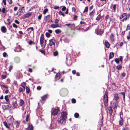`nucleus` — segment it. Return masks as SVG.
Returning a JSON list of instances; mask_svg holds the SVG:
<instances>
[{"mask_svg":"<svg viewBox=\"0 0 130 130\" xmlns=\"http://www.w3.org/2000/svg\"><path fill=\"white\" fill-rule=\"evenodd\" d=\"M67 117V113L65 112H62L60 117L58 119V123L63 125L66 123L65 120Z\"/></svg>","mask_w":130,"mask_h":130,"instance_id":"nucleus-1","label":"nucleus"},{"mask_svg":"<svg viewBox=\"0 0 130 130\" xmlns=\"http://www.w3.org/2000/svg\"><path fill=\"white\" fill-rule=\"evenodd\" d=\"M107 92H106L104 96V102L105 105L106 106L108 105V96L107 95Z\"/></svg>","mask_w":130,"mask_h":130,"instance_id":"nucleus-2","label":"nucleus"},{"mask_svg":"<svg viewBox=\"0 0 130 130\" xmlns=\"http://www.w3.org/2000/svg\"><path fill=\"white\" fill-rule=\"evenodd\" d=\"M44 36L43 34H41L40 38V43L41 47L44 48L45 47V45L44 44Z\"/></svg>","mask_w":130,"mask_h":130,"instance_id":"nucleus-3","label":"nucleus"},{"mask_svg":"<svg viewBox=\"0 0 130 130\" xmlns=\"http://www.w3.org/2000/svg\"><path fill=\"white\" fill-rule=\"evenodd\" d=\"M12 105L13 107L15 108H17L18 106V104L17 103V99L14 97L12 99Z\"/></svg>","mask_w":130,"mask_h":130,"instance_id":"nucleus-4","label":"nucleus"},{"mask_svg":"<svg viewBox=\"0 0 130 130\" xmlns=\"http://www.w3.org/2000/svg\"><path fill=\"white\" fill-rule=\"evenodd\" d=\"M56 40L54 39H51L49 40V43L48 44L50 46H51L52 45H55Z\"/></svg>","mask_w":130,"mask_h":130,"instance_id":"nucleus-5","label":"nucleus"},{"mask_svg":"<svg viewBox=\"0 0 130 130\" xmlns=\"http://www.w3.org/2000/svg\"><path fill=\"white\" fill-rule=\"evenodd\" d=\"M67 90L65 88L61 89L60 91V93L61 95H64L67 92Z\"/></svg>","mask_w":130,"mask_h":130,"instance_id":"nucleus-6","label":"nucleus"},{"mask_svg":"<svg viewBox=\"0 0 130 130\" xmlns=\"http://www.w3.org/2000/svg\"><path fill=\"white\" fill-rule=\"evenodd\" d=\"M24 13L23 9L22 8H21L19 9L17 12V14L19 16L22 15Z\"/></svg>","mask_w":130,"mask_h":130,"instance_id":"nucleus-7","label":"nucleus"},{"mask_svg":"<svg viewBox=\"0 0 130 130\" xmlns=\"http://www.w3.org/2000/svg\"><path fill=\"white\" fill-rule=\"evenodd\" d=\"M21 51V48L20 46L19 45H18L14 50L15 52H20Z\"/></svg>","mask_w":130,"mask_h":130,"instance_id":"nucleus-8","label":"nucleus"},{"mask_svg":"<svg viewBox=\"0 0 130 130\" xmlns=\"http://www.w3.org/2000/svg\"><path fill=\"white\" fill-rule=\"evenodd\" d=\"M59 111V110L58 109H55L53 111L52 114L53 115H56L58 114Z\"/></svg>","mask_w":130,"mask_h":130,"instance_id":"nucleus-9","label":"nucleus"},{"mask_svg":"<svg viewBox=\"0 0 130 130\" xmlns=\"http://www.w3.org/2000/svg\"><path fill=\"white\" fill-rule=\"evenodd\" d=\"M97 33L98 35H101L103 33V31L101 30L100 29H98L96 30Z\"/></svg>","mask_w":130,"mask_h":130,"instance_id":"nucleus-10","label":"nucleus"},{"mask_svg":"<svg viewBox=\"0 0 130 130\" xmlns=\"http://www.w3.org/2000/svg\"><path fill=\"white\" fill-rule=\"evenodd\" d=\"M31 13L28 12L26 14H24L23 15V16L24 18H27L31 16Z\"/></svg>","mask_w":130,"mask_h":130,"instance_id":"nucleus-11","label":"nucleus"},{"mask_svg":"<svg viewBox=\"0 0 130 130\" xmlns=\"http://www.w3.org/2000/svg\"><path fill=\"white\" fill-rule=\"evenodd\" d=\"M51 27L54 28L60 27L59 25L57 24H51Z\"/></svg>","mask_w":130,"mask_h":130,"instance_id":"nucleus-12","label":"nucleus"},{"mask_svg":"<svg viewBox=\"0 0 130 130\" xmlns=\"http://www.w3.org/2000/svg\"><path fill=\"white\" fill-rule=\"evenodd\" d=\"M2 32L3 33H5L7 31V29L4 26H2L1 28Z\"/></svg>","mask_w":130,"mask_h":130,"instance_id":"nucleus-13","label":"nucleus"},{"mask_svg":"<svg viewBox=\"0 0 130 130\" xmlns=\"http://www.w3.org/2000/svg\"><path fill=\"white\" fill-rule=\"evenodd\" d=\"M33 128L32 125L29 124L28 127L25 129V130H33Z\"/></svg>","mask_w":130,"mask_h":130,"instance_id":"nucleus-14","label":"nucleus"},{"mask_svg":"<svg viewBox=\"0 0 130 130\" xmlns=\"http://www.w3.org/2000/svg\"><path fill=\"white\" fill-rule=\"evenodd\" d=\"M48 95L47 94H46L44 95L43 96L41 97V100L42 101H45V100L47 98Z\"/></svg>","mask_w":130,"mask_h":130,"instance_id":"nucleus-15","label":"nucleus"},{"mask_svg":"<svg viewBox=\"0 0 130 130\" xmlns=\"http://www.w3.org/2000/svg\"><path fill=\"white\" fill-rule=\"evenodd\" d=\"M118 103L117 102H114L113 103L112 107L113 109H115L117 108L118 105Z\"/></svg>","mask_w":130,"mask_h":130,"instance_id":"nucleus-16","label":"nucleus"},{"mask_svg":"<svg viewBox=\"0 0 130 130\" xmlns=\"http://www.w3.org/2000/svg\"><path fill=\"white\" fill-rule=\"evenodd\" d=\"M129 15L128 16L127 15L125 17L121 20V21L123 22H124V21H126L128 19H129Z\"/></svg>","mask_w":130,"mask_h":130,"instance_id":"nucleus-17","label":"nucleus"},{"mask_svg":"<svg viewBox=\"0 0 130 130\" xmlns=\"http://www.w3.org/2000/svg\"><path fill=\"white\" fill-rule=\"evenodd\" d=\"M109 113L110 115H111L112 113V110L111 107H109L108 108Z\"/></svg>","mask_w":130,"mask_h":130,"instance_id":"nucleus-18","label":"nucleus"},{"mask_svg":"<svg viewBox=\"0 0 130 130\" xmlns=\"http://www.w3.org/2000/svg\"><path fill=\"white\" fill-rule=\"evenodd\" d=\"M127 14L125 13H123L122 15H120L119 17L120 19H122L124 17H125L127 15Z\"/></svg>","mask_w":130,"mask_h":130,"instance_id":"nucleus-19","label":"nucleus"},{"mask_svg":"<svg viewBox=\"0 0 130 130\" xmlns=\"http://www.w3.org/2000/svg\"><path fill=\"white\" fill-rule=\"evenodd\" d=\"M34 30V28L32 27L29 28L27 29V31L28 32V34H30L31 32V31Z\"/></svg>","mask_w":130,"mask_h":130,"instance_id":"nucleus-20","label":"nucleus"},{"mask_svg":"<svg viewBox=\"0 0 130 130\" xmlns=\"http://www.w3.org/2000/svg\"><path fill=\"white\" fill-rule=\"evenodd\" d=\"M14 61L16 63H18L20 61V59L19 57H16L14 58Z\"/></svg>","mask_w":130,"mask_h":130,"instance_id":"nucleus-21","label":"nucleus"},{"mask_svg":"<svg viewBox=\"0 0 130 130\" xmlns=\"http://www.w3.org/2000/svg\"><path fill=\"white\" fill-rule=\"evenodd\" d=\"M102 18V17L101 16V13H100L96 17V20L97 21H99Z\"/></svg>","mask_w":130,"mask_h":130,"instance_id":"nucleus-22","label":"nucleus"},{"mask_svg":"<svg viewBox=\"0 0 130 130\" xmlns=\"http://www.w3.org/2000/svg\"><path fill=\"white\" fill-rule=\"evenodd\" d=\"M105 46L107 48H108L109 47L110 44L108 42H105L104 43Z\"/></svg>","mask_w":130,"mask_h":130,"instance_id":"nucleus-23","label":"nucleus"},{"mask_svg":"<svg viewBox=\"0 0 130 130\" xmlns=\"http://www.w3.org/2000/svg\"><path fill=\"white\" fill-rule=\"evenodd\" d=\"M114 56V54L113 52H111L110 53L109 56V59H111Z\"/></svg>","mask_w":130,"mask_h":130,"instance_id":"nucleus-24","label":"nucleus"},{"mask_svg":"<svg viewBox=\"0 0 130 130\" xmlns=\"http://www.w3.org/2000/svg\"><path fill=\"white\" fill-rule=\"evenodd\" d=\"M24 104V102L23 100L22 99H21L20 101V105L21 106L23 105Z\"/></svg>","mask_w":130,"mask_h":130,"instance_id":"nucleus-25","label":"nucleus"},{"mask_svg":"<svg viewBox=\"0 0 130 130\" xmlns=\"http://www.w3.org/2000/svg\"><path fill=\"white\" fill-rule=\"evenodd\" d=\"M119 124L120 125H122L123 123V119L120 117V120L119 121Z\"/></svg>","mask_w":130,"mask_h":130,"instance_id":"nucleus-26","label":"nucleus"},{"mask_svg":"<svg viewBox=\"0 0 130 130\" xmlns=\"http://www.w3.org/2000/svg\"><path fill=\"white\" fill-rule=\"evenodd\" d=\"M114 36L113 34H111L110 36V38L111 41H114V39H113Z\"/></svg>","mask_w":130,"mask_h":130,"instance_id":"nucleus-27","label":"nucleus"},{"mask_svg":"<svg viewBox=\"0 0 130 130\" xmlns=\"http://www.w3.org/2000/svg\"><path fill=\"white\" fill-rule=\"evenodd\" d=\"M3 123L4 125L6 127V128H9V126L8 125L6 121H3Z\"/></svg>","mask_w":130,"mask_h":130,"instance_id":"nucleus-28","label":"nucleus"},{"mask_svg":"<svg viewBox=\"0 0 130 130\" xmlns=\"http://www.w3.org/2000/svg\"><path fill=\"white\" fill-rule=\"evenodd\" d=\"M14 124L15 125L16 127H18L20 124V123L18 121H15L14 122Z\"/></svg>","mask_w":130,"mask_h":130,"instance_id":"nucleus-29","label":"nucleus"},{"mask_svg":"<svg viewBox=\"0 0 130 130\" xmlns=\"http://www.w3.org/2000/svg\"><path fill=\"white\" fill-rule=\"evenodd\" d=\"M55 32L56 34H58L61 32V30L60 29H57L55 30Z\"/></svg>","mask_w":130,"mask_h":130,"instance_id":"nucleus-30","label":"nucleus"},{"mask_svg":"<svg viewBox=\"0 0 130 130\" xmlns=\"http://www.w3.org/2000/svg\"><path fill=\"white\" fill-rule=\"evenodd\" d=\"M8 95H6L5 96L4 98L6 100L7 102H8L9 101V100L8 99Z\"/></svg>","mask_w":130,"mask_h":130,"instance_id":"nucleus-31","label":"nucleus"},{"mask_svg":"<svg viewBox=\"0 0 130 130\" xmlns=\"http://www.w3.org/2000/svg\"><path fill=\"white\" fill-rule=\"evenodd\" d=\"M117 69L118 70H121L122 69V66L121 65H119L116 67Z\"/></svg>","mask_w":130,"mask_h":130,"instance_id":"nucleus-32","label":"nucleus"},{"mask_svg":"<svg viewBox=\"0 0 130 130\" xmlns=\"http://www.w3.org/2000/svg\"><path fill=\"white\" fill-rule=\"evenodd\" d=\"M115 99L117 101L118 99V96L117 94H115L114 96Z\"/></svg>","mask_w":130,"mask_h":130,"instance_id":"nucleus-33","label":"nucleus"},{"mask_svg":"<svg viewBox=\"0 0 130 130\" xmlns=\"http://www.w3.org/2000/svg\"><path fill=\"white\" fill-rule=\"evenodd\" d=\"M30 89L29 88L26 87V92L27 93H28L29 92Z\"/></svg>","mask_w":130,"mask_h":130,"instance_id":"nucleus-34","label":"nucleus"},{"mask_svg":"<svg viewBox=\"0 0 130 130\" xmlns=\"http://www.w3.org/2000/svg\"><path fill=\"white\" fill-rule=\"evenodd\" d=\"M58 13L60 15H61L63 17H64L65 15L64 13H63V12H61V11H59Z\"/></svg>","mask_w":130,"mask_h":130,"instance_id":"nucleus-35","label":"nucleus"},{"mask_svg":"<svg viewBox=\"0 0 130 130\" xmlns=\"http://www.w3.org/2000/svg\"><path fill=\"white\" fill-rule=\"evenodd\" d=\"M50 15H48L47 16L45 17L46 21L47 20H48L50 19Z\"/></svg>","mask_w":130,"mask_h":130,"instance_id":"nucleus-36","label":"nucleus"},{"mask_svg":"<svg viewBox=\"0 0 130 130\" xmlns=\"http://www.w3.org/2000/svg\"><path fill=\"white\" fill-rule=\"evenodd\" d=\"M45 35L47 37L49 38L51 36V35L48 32H46L45 33Z\"/></svg>","mask_w":130,"mask_h":130,"instance_id":"nucleus-37","label":"nucleus"},{"mask_svg":"<svg viewBox=\"0 0 130 130\" xmlns=\"http://www.w3.org/2000/svg\"><path fill=\"white\" fill-rule=\"evenodd\" d=\"M29 116L28 115H27L26 116V121L27 122L29 120Z\"/></svg>","mask_w":130,"mask_h":130,"instance_id":"nucleus-38","label":"nucleus"},{"mask_svg":"<svg viewBox=\"0 0 130 130\" xmlns=\"http://www.w3.org/2000/svg\"><path fill=\"white\" fill-rule=\"evenodd\" d=\"M88 10V7H85V9L83 11V13L85 12H87Z\"/></svg>","mask_w":130,"mask_h":130,"instance_id":"nucleus-39","label":"nucleus"},{"mask_svg":"<svg viewBox=\"0 0 130 130\" xmlns=\"http://www.w3.org/2000/svg\"><path fill=\"white\" fill-rule=\"evenodd\" d=\"M48 10L46 8L43 11V14H45L48 11Z\"/></svg>","mask_w":130,"mask_h":130,"instance_id":"nucleus-40","label":"nucleus"},{"mask_svg":"<svg viewBox=\"0 0 130 130\" xmlns=\"http://www.w3.org/2000/svg\"><path fill=\"white\" fill-rule=\"evenodd\" d=\"M74 117L76 118H78L79 116V114L77 113H76L74 114Z\"/></svg>","mask_w":130,"mask_h":130,"instance_id":"nucleus-41","label":"nucleus"},{"mask_svg":"<svg viewBox=\"0 0 130 130\" xmlns=\"http://www.w3.org/2000/svg\"><path fill=\"white\" fill-rule=\"evenodd\" d=\"M58 54V53L57 51L54 52L53 53L54 56H57Z\"/></svg>","mask_w":130,"mask_h":130,"instance_id":"nucleus-42","label":"nucleus"},{"mask_svg":"<svg viewBox=\"0 0 130 130\" xmlns=\"http://www.w3.org/2000/svg\"><path fill=\"white\" fill-rule=\"evenodd\" d=\"M94 10H93L89 14V15L91 17L93 15L94 13Z\"/></svg>","mask_w":130,"mask_h":130,"instance_id":"nucleus-43","label":"nucleus"},{"mask_svg":"<svg viewBox=\"0 0 130 130\" xmlns=\"http://www.w3.org/2000/svg\"><path fill=\"white\" fill-rule=\"evenodd\" d=\"M121 94L123 95V100H124L125 98V94L124 93V92H122L121 93Z\"/></svg>","mask_w":130,"mask_h":130,"instance_id":"nucleus-44","label":"nucleus"},{"mask_svg":"<svg viewBox=\"0 0 130 130\" xmlns=\"http://www.w3.org/2000/svg\"><path fill=\"white\" fill-rule=\"evenodd\" d=\"M13 26L14 28H18V26L15 23L13 24Z\"/></svg>","mask_w":130,"mask_h":130,"instance_id":"nucleus-45","label":"nucleus"},{"mask_svg":"<svg viewBox=\"0 0 130 130\" xmlns=\"http://www.w3.org/2000/svg\"><path fill=\"white\" fill-rule=\"evenodd\" d=\"M7 76L6 75H1V77L3 79H5L6 77Z\"/></svg>","mask_w":130,"mask_h":130,"instance_id":"nucleus-46","label":"nucleus"},{"mask_svg":"<svg viewBox=\"0 0 130 130\" xmlns=\"http://www.w3.org/2000/svg\"><path fill=\"white\" fill-rule=\"evenodd\" d=\"M40 52L42 54H43L44 55H45V51L44 50H41Z\"/></svg>","mask_w":130,"mask_h":130,"instance_id":"nucleus-47","label":"nucleus"},{"mask_svg":"<svg viewBox=\"0 0 130 130\" xmlns=\"http://www.w3.org/2000/svg\"><path fill=\"white\" fill-rule=\"evenodd\" d=\"M72 102L73 103H75L76 102V100L74 99H72Z\"/></svg>","mask_w":130,"mask_h":130,"instance_id":"nucleus-48","label":"nucleus"},{"mask_svg":"<svg viewBox=\"0 0 130 130\" xmlns=\"http://www.w3.org/2000/svg\"><path fill=\"white\" fill-rule=\"evenodd\" d=\"M116 5L115 4L114 5H113V11L114 12H115V10H116Z\"/></svg>","mask_w":130,"mask_h":130,"instance_id":"nucleus-49","label":"nucleus"},{"mask_svg":"<svg viewBox=\"0 0 130 130\" xmlns=\"http://www.w3.org/2000/svg\"><path fill=\"white\" fill-rule=\"evenodd\" d=\"M129 29H130V25L128 24L127 25L126 30H127Z\"/></svg>","mask_w":130,"mask_h":130,"instance_id":"nucleus-50","label":"nucleus"},{"mask_svg":"<svg viewBox=\"0 0 130 130\" xmlns=\"http://www.w3.org/2000/svg\"><path fill=\"white\" fill-rule=\"evenodd\" d=\"M115 61L116 63H118L119 62V60L118 58H116L115 60Z\"/></svg>","mask_w":130,"mask_h":130,"instance_id":"nucleus-51","label":"nucleus"},{"mask_svg":"<svg viewBox=\"0 0 130 130\" xmlns=\"http://www.w3.org/2000/svg\"><path fill=\"white\" fill-rule=\"evenodd\" d=\"M13 67V66H10L9 67V71H10L11 70L12 68Z\"/></svg>","mask_w":130,"mask_h":130,"instance_id":"nucleus-52","label":"nucleus"},{"mask_svg":"<svg viewBox=\"0 0 130 130\" xmlns=\"http://www.w3.org/2000/svg\"><path fill=\"white\" fill-rule=\"evenodd\" d=\"M66 7L65 6H63V7L62 9V11H65L66 9Z\"/></svg>","mask_w":130,"mask_h":130,"instance_id":"nucleus-53","label":"nucleus"},{"mask_svg":"<svg viewBox=\"0 0 130 130\" xmlns=\"http://www.w3.org/2000/svg\"><path fill=\"white\" fill-rule=\"evenodd\" d=\"M15 23L16 24H19L20 23V22L18 20H15Z\"/></svg>","mask_w":130,"mask_h":130,"instance_id":"nucleus-54","label":"nucleus"},{"mask_svg":"<svg viewBox=\"0 0 130 130\" xmlns=\"http://www.w3.org/2000/svg\"><path fill=\"white\" fill-rule=\"evenodd\" d=\"M26 84V83L25 82H23L21 84V85L22 87H24V86Z\"/></svg>","mask_w":130,"mask_h":130,"instance_id":"nucleus-55","label":"nucleus"},{"mask_svg":"<svg viewBox=\"0 0 130 130\" xmlns=\"http://www.w3.org/2000/svg\"><path fill=\"white\" fill-rule=\"evenodd\" d=\"M6 11V9L5 8H3L2 10V12L3 13H5Z\"/></svg>","mask_w":130,"mask_h":130,"instance_id":"nucleus-56","label":"nucleus"},{"mask_svg":"<svg viewBox=\"0 0 130 130\" xmlns=\"http://www.w3.org/2000/svg\"><path fill=\"white\" fill-rule=\"evenodd\" d=\"M8 1L9 4H11L12 3V0H8Z\"/></svg>","mask_w":130,"mask_h":130,"instance_id":"nucleus-57","label":"nucleus"},{"mask_svg":"<svg viewBox=\"0 0 130 130\" xmlns=\"http://www.w3.org/2000/svg\"><path fill=\"white\" fill-rule=\"evenodd\" d=\"M7 55V54L5 52H4L3 53V56L4 57H6V56Z\"/></svg>","mask_w":130,"mask_h":130,"instance_id":"nucleus-58","label":"nucleus"},{"mask_svg":"<svg viewBox=\"0 0 130 130\" xmlns=\"http://www.w3.org/2000/svg\"><path fill=\"white\" fill-rule=\"evenodd\" d=\"M128 128L127 127H125L123 128L122 130H128Z\"/></svg>","mask_w":130,"mask_h":130,"instance_id":"nucleus-59","label":"nucleus"},{"mask_svg":"<svg viewBox=\"0 0 130 130\" xmlns=\"http://www.w3.org/2000/svg\"><path fill=\"white\" fill-rule=\"evenodd\" d=\"M120 60L122 62L123 58L122 56H120L119 58Z\"/></svg>","mask_w":130,"mask_h":130,"instance_id":"nucleus-60","label":"nucleus"},{"mask_svg":"<svg viewBox=\"0 0 130 130\" xmlns=\"http://www.w3.org/2000/svg\"><path fill=\"white\" fill-rule=\"evenodd\" d=\"M2 2L4 3V4L5 5H6V0H3Z\"/></svg>","mask_w":130,"mask_h":130,"instance_id":"nucleus-61","label":"nucleus"},{"mask_svg":"<svg viewBox=\"0 0 130 130\" xmlns=\"http://www.w3.org/2000/svg\"><path fill=\"white\" fill-rule=\"evenodd\" d=\"M109 15H107L105 17V20L106 21H107L108 18H109Z\"/></svg>","mask_w":130,"mask_h":130,"instance_id":"nucleus-62","label":"nucleus"},{"mask_svg":"<svg viewBox=\"0 0 130 130\" xmlns=\"http://www.w3.org/2000/svg\"><path fill=\"white\" fill-rule=\"evenodd\" d=\"M19 90L20 92H21L23 91V89L21 87H20L19 88Z\"/></svg>","mask_w":130,"mask_h":130,"instance_id":"nucleus-63","label":"nucleus"},{"mask_svg":"<svg viewBox=\"0 0 130 130\" xmlns=\"http://www.w3.org/2000/svg\"><path fill=\"white\" fill-rule=\"evenodd\" d=\"M54 8L55 9H57L59 8V7L57 6H54Z\"/></svg>","mask_w":130,"mask_h":130,"instance_id":"nucleus-64","label":"nucleus"}]
</instances>
